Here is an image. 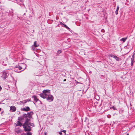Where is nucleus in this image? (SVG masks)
I'll use <instances>...</instances> for the list:
<instances>
[{
  "mask_svg": "<svg viewBox=\"0 0 135 135\" xmlns=\"http://www.w3.org/2000/svg\"><path fill=\"white\" fill-rule=\"evenodd\" d=\"M26 100V102L27 103V102H31V99H27Z\"/></svg>",
  "mask_w": 135,
  "mask_h": 135,
  "instance_id": "nucleus-22",
  "label": "nucleus"
},
{
  "mask_svg": "<svg viewBox=\"0 0 135 135\" xmlns=\"http://www.w3.org/2000/svg\"><path fill=\"white\" fill-rule=\"evenodd\" d=\"M133 56H132V57L133 58Z\"/></svg>",
  "mask_w": 135,
  "mask_h": 135,
  "instance_id": "nucleus-37",
  "label": "nucleus"
},
{
  "mask_svg": "<svg viewBox=\"0 0 135 135\" xmlns=\"http://www.w3.org/2000/svg\"><path fill=\"white\" fill-rule=\"evenodd\" d=\"M62 52V51L61 50H58L57 51V53L59 54H60L61 52Z\"/></svg>",
  "mask_w": 135,
  "mask_h": 135,
  "instance_id": "nucleus-23",
  "label": "nucleus"
},
{
  "mask_svg": "<svg viewBox=\"0 0 135 135\" xmlns=\"http://www.w3.org/2000/svg\"><path fill=\"white\" fill-rule=\"evenodd\" d=\"M23 65L25 66H26V65L25 64H23Z\"/></svg>",
  "mask_w": 135,
  "mask_h": 135,
  "instance_id": "nucleus-34",
  "label": "nucleus"
},
{
  "mask_svg": "<svg viewBox=\"0 0 135 135\" xmlns=\"http://www.w3.org/2000/svg\"><path fill=\"white\" fill-rule=\"evenodd\" d=\"M65 24L63 23L62 24V25H61L62 26H64V25Z\"/></svg>",
  "mask_w": 135,
  "mask_h": 135,
  "instance_id": "nucleus-31",
  "label": "nucleus"
},
{
  "mask_svg": "<svg viewBox=\"0 0 135 135\" xmlns=\"http://www.w3.org/2000/svg\"><path fill=\"white\" fill-rule=\"evenodd\" d=\"M109 56L111 57H113L114 58V57L115 55H114L110 54Z\"/></svg>",
  "mask_w": 135,
  "mask_h": 135,
  "instance_id": "nucleus-21",
  "label": "nucleus"
},
{
  "mask_svg": "<svg viewBox=\"0 0 135 135\" xmlns=\"http://www.w3.org/2000/svg\"><path fill=\"white\" fill-rule=\"evenodd\" d=\"M32 98L34 99L35 103L37 102L38 100V99L37 98L36 96L35 95L33 96Z\"/></svg>",
  "mask_w": 135,
  "mask_h": 135,
  "instance_id": "nucleus-9",
  "label": "nucleus"
},
{
  "mask_svg": "<svg viewBox=\"0 0 135 135\" xmlns=\"http://www.w3.org/2000/svg\"><path fill=\"white\" fill-rule=\"evenodd\" d=\"M33 103L34 104H35V103H34L33 102Z\"/></svg>",
  "mask_w": 135,
  "mask_h": 135,
  "instance_id": "nucleus-39",
  "label": "nucleus"
},
{
  "mask_svg": "<svg viewBox=\"0 0 135 135\" xmlns=\"http://www.w3.org/2000/svg\"><path fill=\"white\" fill-rule=\"evenodd\" d=\"M21 135H26V134L25 133H23V134H22Z\"/></svg>",
  "mask_w": 135,
  "mask_h": 135,
  "instance_id": "nucleus-30",
  "label": "nucleus"
},
{
  "mask_svg": "<svg viewBox=\"0 0 135 135\" xmlns=\"http://www.w3.org/2000/svg\"><path fill=\"white\" fill-rule=\"evenodd\" d=\"M131 66H132L133 65V59H132V58H131Z\"/></svg>",
  "mask_w": 135,
  "mask_h": 135,
  "instance_id": "nucleus-19",
  "label": "nucleus"
},
{
  "mask_svg": "<svg viewBox=\"0 0 135 135\" xmlns=\"http://www.w3.org/2000/svg\"><path fill=\"white\" fill-rule=\"evenodd\" d=\"M37 42L36 41L34 42V44L33 45V46H35L36 47H37L39 45L38 44H37V43H36Z\"/></svg>",
  "mask_w": 135,
  "mask_h": 135,
  "instance_id": "nucleus-13",
  "label": "nucleus"
},
{
  "mask_svg": "<svg viewBox=\"0 0 135 135\" xmlns=\"http://www.w3.org/2000/svg\"><path fill=\"white\" fill-rule=\"evenodd\" d=\"M129 135V134L128 133H127V135Z\"/></svg>",
  "mask_w": 135,
  "mask_h": 135,
  "instance_id": "nucleus-35",
  "label": "nucleus"
},
{
  "mask_svg": "<svg viewBox=\"0 0 135 135\" xmlns=\"http://www.w3.org/2000/svg\"><path fill=\"white\" fill-rule=\"evenodd\" d=\"M33 114V112H31L28 113L27 114H24L18 118V120L21 121V122L24 121H25L23 125L25 131H30L31 130V127L29 125L28 122L30 120V119H32V115Z\"/></svg>",
  "mask_w": 135,
  "mask_h": 135,
  "instance_id": "nucleus-1",
  "label": "nucleus"
},
{
  "mask_svg": "<svg viewBox=\"0 0 135 135\" xmlns=\"http://www.w3.org/2000/svg\"><path fill=\"white\" fill-rule=\"evenodd\" d=\"M10 110L12 112H14L16 110V108L14 106H11L10 107Z\"/></svg>",
  "mask_w": 135,
  "mask_h": 135,
  "instance_id": "nucleus-7",
  "label": "nucleus"
},
{
  "mask_svg": "<svg viewBox=\"0 0 135 135\" xmlns=\"http://www.w3.org/2000/svg\"><path fill=\"white\" fill-rule=\"evenodd\" d=\"M59 133L60 134V135H64V134L62 135V133L61 132H59Z\"/></svg>",
  "mask_w": 135,
  "mask_h": 135,
  "instance_id": "nucleus-26",
  "label": "nucleus"
},
{
  "mask_svg": "<svg viewBox=\"0 0 135 135\" xmlns=\"http://www.w3.org/2000/svg\"><path fill=\"white\" fill-rule=\"evenodd\" d=\"M50 91L49 90H44L43 91V93L40 94V95L44 99L46 98L50 94Z\"/></svg>",
  "mask_w": 135,
  "mask_h": 135,
  "instance_id": "nucleus-2",
  "label": "nucleus"
},
{
  "mask_svg": "<svg viewBox=\"0 0 135 135\" xmlns=\"http://www.w3.org/2000/svg\"><path fill=\"white\" fill-rule=\"evenodd\" d=\"M2 77L3 79H5L7 78L8 74L6 71H4L2 73Z\"/></svg>",
  "mask_w": 135,
  "mask_h": 135,
  "instance_id": "nucleus-3",
  "label": "nucleus"
},
{
  "mask_svg": "<svg viewBox=\"0 0 135 135\" xmlns=\"http://www.w3.org/2000/svg\"><path fill=\"white\" fill-rule=\"evenodd\" d=\"M22 1H20V4H22Z\"/></svg>",
  "mask_w": 135,
  "mask_h": 135,
  "instance_id": "nucleus-27",
  "label": "nucleus"
},
{
  "mask_svg": "<svg viewBox=\"0 0 135 135\" xmlns=\"http://www.w3.org/2000/svg\"><path fill=\"white\" fill-rule=\"evenodd\" d=\"M17 67H18V69L19 70H20L22 69V67L20 66L19 65H17Z\"/></svg>",
  "mask_w": 135,
  "mask_h": 135,
  "instance_id": "nucleus-18",
  "label": "nucleus"
},
{
  "mask_svg": "<svg viewBox=\"0 0 135 135\" xmlns=\"http://www.w3.org/2000/svg\"><path fill=\"white\" fill-rule=\"evenodd\" d=\"M2 88L1 86H0V91L1 90Z\"/></svg>",
  "mask_w": 135,
  "mask_h": 135,
  "instance_id": "nucleus-32",
  "label": "nucleus"
},
{
  "mask_svg": "<svg viewBox=\"0 0 135 135\" xmlns=\"http://www.w3.org/2000/svg\"><path fill=\"white\" fill-rule=\"evenodd\" d=\"M47 100L49 102H50L52 101L54 99V97L53 96L50 94L48 96L47 98H46Z\"/></svg>",
  "mask_w": 135,
  "mask_h": 135,
  "instance_id": "nucleus-4",
  "label": "nucleus"
},
{
  "mask_svg": "<svg viewBox=\"0 0 135 135\" xmlns=\"http://www.w3.org/2000/svg\"><path fill=\"white\" fill-rule=\"evenodd\" d=\"M127 37L124 38H123L120 39V41H123V42H124L126 41V40L127 39Z\"/></svg>",
  "mask_w": 135,
  "mask_h": 135,
  "instance_id": "nucleus-11",
  "label": "nucleus"
},
{
  "mask_svg": "<svg viewBox=\"0 0 135 135\" xmlns=\"http://www.w3.org/2000/svg\"><path fill=\"white\" fill-rule=\"evenodd\" d=\"M91 71H90V73H91Z\"/></svg>",
  "mask_w": 135,
  "mask_h": 135,
  "instance_id": "nucleus-38",
  "label": "nucleus"
},
{
  "mask_svg": "<svg viewBox=\"0 0 135 135\" xmlns=\"http://www.w3.org/2000/svg\"><path fill=\"white\" fill-rule=\"evenodd\" d=\"M66 131L65 130H63L62 132H64V135H66Z\"/></svg>",
  "mask_w": 135,
  "mask_h": 135,
  "instance_id": "nucleus-24",
  "label": "nucleus"
},
{
  "mask_svg": "<svg viewBox=\"0 0 135 135\" xmlns=\"http://www.w3.org/2000/svg\"><path fill=\"white\" fill-rule=\"evenodd\" d=\"M119 7L118 6L117 8V9L115 11V13L116 15H117L118 13V11L119 9Z\"/></svg>",
  "mask_w": 135,
  "mask_h": 135,
  "instance_id": "nucleus-12",
  "label": "nucleus"
},
{
  "mask_svg": "<svg viewBox=\"0 0 135 135\" xmlns=\"http://www.w3.org/2000/svg\"><path fill=\"white\" fill-rule=\"evenodd\" d=\"M19 121H17V124H16V125L17 126H21L22 125V124L20 122V121H19Z\"/></svg>",
  "mask_w": 135,
  "mask_h": 135,
  "instance_id": "nucleus-10",
  "label": "nucleus"
},
{
  "mask_svg": "<svg viewBox=\"0 0 135 135\" xmlns=\"http://www.w3.org/2000/svg\"><path fill=\"white\" fill-rule=\"evenodd\" d=\"M25 15V13L24 14V15Z\"/></svg>",
  "mask_w": 135,
  "mask_h": 135,
  "instance_id": "nucleus-36",
  "label": "nucleus"
},
{
  "mask_svg": "<svg viewBox=\"0 0 135 135\" xmlns=\"http://www.w3.org/2000/svg\"><path fill=\"white\" fill-rule=\"evenodd\" d=\"M67 28L68 30H70V28H69L68 26H67L65 24L64 25V26H63Z\"/></svg>",
  "mask_w": 135,
  "mask_h": 135,
  "instance_id": "nucleus-17",
  "label": "nucleus"
},
{
  "mask_svg": "<svg viewBox=\"0 0 135 135\" xmlns=\"http://www.w3.org/2000/svg\"><path fill=\"white\" fill-rule=\"evenodd\" d=\"M27 135H32V133L31 132H28L27 133Z\"/></svg>",
  "mask_w": 135,
  "mask_h": 135,
  "instance_id": "nucleus-25",
  "label": "nucleus"
},
{
  "mask_svg": "<svg viewBox=\"0 0 135 135\" xmlns=\"http://www.w3.org/2000/svg\"><path fill=\"white\" fill-rule=\"evenodd\" d=\"M59 23H60V25H62L63 23L61 22H59Z\"/></svg>",
  "mask_w": 135,
  "mask_h": 135,
  "instance_id": "nucleus-28",
  "label": "nucleus"
},
{
  "mask_svg": "<svg viewBox=\"0 0 135 135\" xmlns=\"http://www.w3.org/2000/svg\"><path fill=\"white\" fill-rule=\"evenodd\" d=\"M36 47L33 45L31 47V50H34L36 49Z\"/></svg>",
  "mask_w": 135,
  "mask_h": 135,
  "instance_id": "nucleus-16",
  "label": "nucleus"
},
{
  "mask_svg": "<svg viewBox=\"0 0 135 135\" xmlns=\"http://www.w3.org/2000/svg\"><path fill=\"white\" fill-rule=\"evenodd\" d=\"M104 30L103 29L102 30H101V31L103 32H104Z\"/></svg>",
  "mask_w": 135,
  "mask_h": 135,
  "instance_id": "nucleus-29",
  "label": "nucleus"
},
{
  "mask_svg": "<svg viewBox=\"0 0 135 135\" xmlns=\"http://www.w3.org/2000/svg\"><path fill=\"white\" fill-rule=\"evenodd\" d=\"M16 1H17V0H16Z\"/></svg>",
  "mask_w": 135,
  "mask_h": 135,
  "instance_id": "nucleus-40",
  "label": "nucleus"
},
{
  "mask_svg": "<svg viewBox=\"0 0 135 135\" xmlns=\"http://www.w3.org/2000/svg\"><path fill=\"white\" fill-rule=\"evenodd\" d=\"M30 110V108L28 107H25L21 109V110L23 111H28Z\"/></svg>",
  "mask_w": 135,
  "mask_h": 135,
  "instance_id": "nucleus-5",
  "label": "nucleus"
},
{
  "mask_svg": "<svg viewBox=\"0 0 135 135\" xmlns=\"http://www.w3.org/2000/svg\"><path fill=\"white\" fill-rule=\"evenodd\" d=\"M25 69H23V70L21 71L19 70L18 69V67H17V65L16 66L15 68V72L18 73H20L22 71L25 70Z\"/></svg>",
  "mask_w": 135,
  "mask_h": 135,
  "instance_id": "nucleus-6",
  "label": "nucleus"
},
{
  "mask_svg": "<svg viewBox=\"0 0 135 135\" xmlns=\"http://www.w3.org/2000/svg\"><path fill=\"white\" fill-rule=\"evenodd\" d=\"M15 131L17 133H21L22 132V131L19 128H16L15 129Z\"/></svg>",
  "mask_w": 135,
  "mask_h": 135,
  "instance_id": "nucleus-8",
  "label": "nucleus"
},
{
  "mask_svg": "<svg viewBox=\"0 0 135 135\" xmlns=\"http://www.w3.org/2000/svg\"><path fill=\"white\" fill-rule=\"evenodd\" d=\"M20 103L22 104H25L26 103V100L20 101Z\"/></svg>",
  "mask_w": 135,
  "mask_h": 135,
  "instance_id": "nucleus-14",
  "label": "nucleus"
},
{
  "mask_svg": "<svg viewBox=\"0 0 135 135\" xmlns=\"http://www.w3.org/2000/svg\"><path fill=\"white\" fill-rule=\"evenodd\" d=\"M45 135H47V133H45Z\"/></svg>",
  "mask_w": 135,
  "mask_h": 135,
  "instance_id": "nucleus-33",
  "label": "nucleus"
},
{
  "mask_svg": "<svg viewBox=\"0 0 135 135\" xmlns=\"http://www.w3.org/2000/svg\"><path fill=\"white\" fill-rule=\"evenodd\" d=\"M114 58L117 61H119V58L116 56H115Z\"/></svg>",
  "mask_w": 135,
  "mask_h": 135,
  "instance_id": "nucleus-15",
  "label": "nucleus"
},
{
  "mask_svg": "<svg viewBox=\"0 0 135 135\" xmlns=\"http://www.w3.org/2000/svg\"><path fill=\"white\" fill-rule=\"evenodd\" d=\"M28 124H29V125L30 126H34V124L33 123H29L28 122Z\"/></svg>",
  "mask_w": 135,
  "mask_h": 135,
  "instance_id": "nucleus-20",
  "label": "nucleus"
}]
</instances>
